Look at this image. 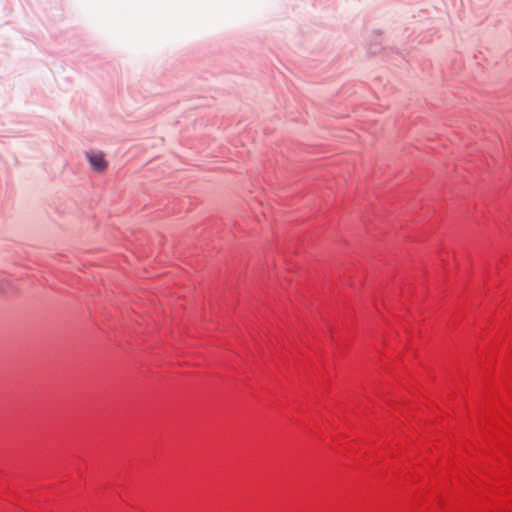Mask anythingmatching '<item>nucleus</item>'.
Returning <instances> with one entry per match:
<instances>
[{
  "instance_id": "f03ea898",
  "label": "nucleus",
  "mask_w": 512,
  "mask_h": 512,
  "mask_svg": "<svg viewBox=\"0 0 512 512\" xmlns=\"http://www.w3.org/2000/svg\"><path fill=\"white\" fill-rule=\"evenodd\" d=\"M0 293H4V291H3L2 287L0 288Z\"/></svg>"
},
{
  "instance_id": "f257e3e1",
  "label": "nucleus",
  "mask_w": 512,
  "mask_h": 512,
  "mask_svg": "<svg viewBox=\"0 0 512 512\" xmlns=\"http://www.w3.org/2000/svg\"><path fill=\"white\" fill-rule=\"evenodd\" d=\"M86 157L91 167L97 172H104L107 168V161L102 152H86Z\"/></svg>"
}]
</instances>
